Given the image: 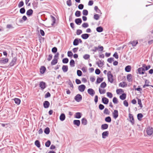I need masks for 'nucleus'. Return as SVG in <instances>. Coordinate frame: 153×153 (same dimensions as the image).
Here are the masks:
<instances>
[{
    "label": "nucleus",
    "instance_id": "f257e3e1",
    "mask_svg": "<svg viewBox=\"0 0 153 153\" xmlns=\"http://www.w3.org/2000/svg\"><path fill=\"white\" fill-rule=\"evenodd\" d=\"M107 76L108 80L111 83H112L113 82L114 79H113V75L111 74V71H109L107 73Z\"/></svg>",
    "mask_w": 153,
    "mask_h": 153
},
{
    "label": "nucleus",
    "instance_id": "f03ea898",
    "mask_svg": "<svg viewBox=\"0 0 153 153\" xmlns=\"http://www.w3.org/2000/svg\"><path fill=\"white\" fill-rule=\"evenodd\" d=\"M153 132V128L152 127H148L146 129V132L148 135H151Z\"/></svg>",
    "mask_w": 153,
    "mask_h": 153
},
{
    "label": "nucleus",
    "instance_id": "7ed1b4c3",
    "mask_svg": "<svg viewBox=\"0 0 153 153\" xmlns=\"http://www.w3.org/2000/svg\"><path fill=\"white\" fill-rule=\"evenodd\" d=\"M17 59L16 57H14L10 63V67H12L14 65H15L16 64Z\"/></svg>",
    "mask_w": 153,
    "mask_h": 153
},
{
    "label": "nucleus",
    "instance_id": "20e7f679",
    "mask_svg": "<svg viewBox=\"0 0 153 153\" xmlns=\"http://www.w3.org/2000/svg\"><path fill=\"white\" fill-rule=\"evenodd\" d=\"M74 99L77 102H79L82 100V97L80 94H77L75 97Z\"/></svg>",
    "mask_w": 153,
    "mask_h": 153
},
{
    "label": "nucleus",
    "instance_id": "39448f33",
    "mask_svg": "<svg viewBox=\"0 0 153 153\" xmlns=\"http://www.w3.org/2000/svg\"><path fill=\"white\" fill-rule=\"evenodd\" d=\"M112 115L114 119H116L118 116V111L117 110H114L112 113Z\"/></svg>",
    "mask_w": 153,
    "mask_h": 153
},
{
    "label": "nucleus",
    "instance_id": "423d86ee",
    "mask_svg": "<svg viewBox=\"0 0 153 153\" xmlns=\"http://www.w3.org/2000/svg\"><path fill=\"white\" fill-rule=\"evenodd\" d=\"M85 88V86L84 85H81L78 86V88L79 90L81 92L84 91Z\"/></svg>",
    "mask_w": 153,
    "mask_h": 153
},
{
    "label": "nucleus",
    "instance_id": "0eeeda50",
    "mask_svg": "<svg viewBox=\"0 0 153 153\" xmlns=\"http://www.w3.org/2000/svg\"><path fill=\"white\" fill-rule=\"evenodd\" d=\"M87 91L88 94L92 96H93L95 94L94 91L92 88H89Z\"/></svg>",
    "mask_w": 153,
    "mask_h": 153
},
{
    "label": "nucleus",
    "instance_id": "6e6552de",
    "mask_svg": "<svg viewBox=\"0 0 153 153\" xmlns=\"http://www.w3.org/2000/svg\"><path fill=\"white\" fill-rule=\"evenodd\" d=\"M39 85V87L42 90L44 89L46 87V83L43 81L40 82Z\"/></svg>",
    "mask_w": 153,
    "mask_h": 153
},
{
    "label": "nucleus",
    "instance_id": "1a4fd4ad",
    "mask_svg": "<svg viewBox=\"0 0 153 153\" xmlns=\"http://www.w3.org/2000/svg\"><path fill=\"white\" fill-rule=\"evenodd\" d=\"M138 71L140 74H144L145 70L143 68H140L138 69Z\"/></svg>",
    "mask_w": 153,
    "mask_h": 153
},
{
    "label": "nucleus",
    "instance_id": "9d476101",
    "mask_svg": "<svg viewBox=\"0 0 153 153\" xmlns=\"http://www.w3.org/2000/svg\"><path fill=\"white\" fill-rule=\"evenodd\" d=\"M129 117L130 120V122H131L132 124L133 125L134 124V121L133 115L132 114H129Z\"/></svg>",
    "mask_w": 153,
    "mask_h": 153
},
{
    "label": "nucleus",
    "instance_id": "9b49d317",
    "mask_svg": "<svg viewBox=\"0 0 153 153\" xmlns=\"http://www.w3.org/2000/svg\"><path fill=\"white\" fill-rule=\"evenodd\" d=\"M50 105L49 102L47 101H45L43 103V106L45 108H48Z\"/></svg>",
    "mask_w": 153,
    "mask_h": 153
},
{
    "label": "nucleus",
    "instance_id": "f8f14e48",
    "mask_svg": "<svg viewBox=\"0 0 153 153\" xmlns=\"http://www.w3.org/2000/svg\"><path fill=\"white\" fill-rule=\"evenodd\" d=\"M33 13V10L31 9H30L27 11L26 14L27 16H30L32 15Z\"/></svg>",
    "mask_w": 153,
    "mask_h": 153
},
{
    "label": "nucleus",
    "instance_id": "ddd939ff",
    "mask_svg": "<svg viewBox=\"0 0 153 153\" xmlns=\"http://www.w3.org/2000/svg\"><path fill=\"white\" fill-rule=\"evenodd\" d=\"M102 101L103 103L105 104H107L109 101L108 99L105 97L102 98Z\"/></svg>",
    "mask_w": 153,
    "mask_h": 153
},
{
    "label": "nucleus",
    "instance_id": "4468645a",
    "mask_svg": "<svg viewBox=\"0 0 153 153\" xmlns=\"http://www.w3.org/2000/svg\"><path fill=\"white\" fill-rule=\"evenodd\" d=\"M109 134V132L108 131H104L102 133V137L105 138L106 136H108Z\"/></svg>",
    "mask_w": 153,
    "mask_h": 153
},
{
    "label": "nucleus",
    "instance_id": "2eb2a0df",
    "mask_svg": "<svg viewBox=\"0 0 153 153\" xmlns=\"http://www.w3.org/2000/svg\"><path fill=\"white\" fill-rule=\"evenodd\" d=\"M127 79L128 82L132 81V79L131 74H128L127 76Z\"/></svg>",
    "mask_w": 153,
    "mask_h": 153
},
{
    "label": "nucleus",
    "instance_id": "dca6fc26",
    "mask_svg": "<svg viewBox=\"0 0 153 153\" xmlns=\"http://www.w3.org/2000/svg\"><path fill=\"white\" fill-rule=\"evenodd\" d=\"M62 69L64 72H66L68 71V66L63 65L62 67Z\"/></svg>",
    "mask_w": 153,
    "mask_h": 153
},
{
    "label": "nucleus",
    "instance_id": "f3484780",
    "mask_svg": "<svg viewBox=\"0 0 153 153\" xmlns=\"http://www.w3.org/2000/svg\"><path fill=\"white\" fill-rule=\"evenodd\" d=\"M73 123L74 125H76L77 126H79L80 125V121L79 120H75L73 121Z\"/></svg>",
    "mask_w": 153,
    "mask_h": 153
},
{
    "label": "nucleus",
    "instance_id": "a211bd4d",
    "mask_svg": "<svg viewBox=\"0 0 153 153\" xmlns=\"http://www.w3.org/2000/svg\"><path fill=\"white\" fill-rule=\"evenodd\" d=\"M89 37V35L88 34L85 33L82 35L81 37L84 39H87Z\"/></svg>",
    "mask_w": 153,
    "mask_h": 153
},
{
    "label": "nucleus",
    "instance_id": "6ab92c4d",
    "mask_svg": "<svg viewBox=\"0 0 153 153\" xmlns=\"http://www.w3.org/2000/svg\"><path fill=\"white\" fill-rule=\"evenodd\" d=\"M98 61L96 62V64L99 67H102L103 65V64L100 60L99 59Z\"/></svg>",
    "mask_w": 153,
    "mask_h": 153
},
{
    "label": "nucleus",
    "instance_id": "aec40b11",
    "mask_svg": "<svg viewBox=\"0 0 153 153\" xmlns=\"http://www.w3.org/2000/svg\"><path fill=\"white\" fill-rule=\"evenodd\" d=\"M38 4V2H37L36 1H33V2L32 3V4L33 5V8L34 9H35L37 7Z\"/></svg>",
    "mask_w": 153,
    "mask_h": 153
},
{
    "label": "nucleus",
    "instance_id": "412c9836",
    "mask_svg": "<svg viewBox=\"0 0 153 153\" xmlns=\"http://www.w3.org/2000/svg\"><path fill=\"white\" fill-rule=\"evenodd\" d=\"M46 69V68L45 67L43 66H42L41 67L40 70V73L42 74H43L45 73Z\"/></svg>",
    "mask_w": 153,
    "mask_h": 153
},
{
    "label": "nucleus",
    "instance_id": "4be33fe9",
    "mask_svg": "<svg viewBox=\"0 0 153 153\" xmlns=\"http://www.w3.org/2000/svg\"><path fill=\"white\" fill-rule=\"evenodd\" d=\"M138 42L137 40H134L133 41H131L129 42V43L132 45L133 46H135L138 44Z\"/></svg>",
    "mask_w": 153,
    "mask_h": 153
},
{
    "label": "nucleus",
    "instance_id": "5701e85b",
    "mask_svg": "<svg viewBox=\"0 0 153 153\" xmlns=\"http://www.w3.org/2000/svg\"><path fill=\"white\" fill-rule=\"evenodd\" d=\"M8 59L6 58L4 59L0 60V63L2 64H5L7 63L8 61Z\"/></svg>",
    "mask_w": 153,
    "mask_h": 153
},
{
    "label": "nucleus",
    "instance_id": "b1692460",
    "mask_svg": "<svg viewBox=\"0 0 153 153\" xmlns=\"http://www.w3.org/2000/svg\"><path fill=\"white\" fill-rule=\"evenodd\" d=\"M108 125L107 124H102L101 126V128L102 130L106 129L108 128Z\"/></svg>",
    "mask_w": 153,
    "mask_h": 153
},
{
    "label": "nucleus",
    "instance_id": "393cba45",
    "mask_svg": "<svg viewBox=\"0 0 153 153\" xmlns=\"http://www.w3.org/2000/svg\"><path fill=\"white\" fill-rule=\"evenodd\" d=\"M65 118V115L64 114H62L60 116L59 119L62 121H64Z\"/></svg>",
    "mask_w": 153,
    "mask_h": 153
},
{
    "label": "nucleus",
    "instance_id": "a878e982",
    "mask_svg": "<svg viewBox=\"0 0 153 153\" xmlns=\"http://www.w3.org/2000/svg\"><path fill=\"white\" fill-rule=\"evenodd\" d=\"M15 103L18 105L20 104L21 100L20 99L17 98H15L13 99Z\"/></svg>",
    "mask_w": 153,
    "mask_h": 153
},
{
    "label": "nucleus",
    "instance_id": "bb28decb",
    "mask_svg": "<svg viewBox=\"0 0 153 153\" xmlns=\"http://www.w3.org/2000/svg\"><path fill=\"white\" fill-rule=\"evenodd\" d=\"M120 98L122 100H124L126 98V94L125 93L122 94L120 96Z\"/></svg>",
    "mask_w": 153,
    "mask_h": 153
},
{
    "label": "nucleus",
    "instance_id": "cd10ccee",
    "mask_svg": "<svg viewBox=\"0 0 153 153\" xmlns=\"http://www.w3.org/2000/svg\"><path fill=\"white\" fill-rule=\"evenodd\" d=\"M131 69V67L130 65L126 66L125 68V70L127 72H129Z\"/></svg>",
    "mask_w": 153,
    "mask_h": 153
},
{
    "label": "nucleus",
    "instance_id": "c85d7f7f",
    "mask_svg": "<svg viewBox=\"0 0 153 153\" xmlns=\"http://www.w3.org/2000/svg\"><path fill=\"white\" fill-rule=\"evenodd\" d=\"M81 114L80 112H77L76 113L75 115V117L78 118L79 119L81 118Z\"/></svg>",
    "mask_w": 153,
    "mask_h": 153
},
{
    "label": "nucleus",
    "instance_id": "c756f323",
    "mask_svg": "<svg viewBox=\"0 0 153 153\" xmlns=\"http://www.w3.org/2000/svg\"><path fill=\"white\" fill-rule=\"evenodd\" d=\"M103 80V78H100L98 77L97 78L96 83H99L102 82Z\"/></svg>",
    "mask_w": 153,
    "mask_h": 153
},
{
    "label": "nucleus",
    "instance_id": "7c9ffc66",
    "mask_svg": "<svg viewBox=\"0 0 153 153\" xmlns=\"http://www.w3.org/2000/svg\"><path fill=\"white\" fill-rule=\"evenodd\" d=\"M82 123L84 125H86L87 124V121L86 119L85 118H83L81 120Z\"/></svg>",
    "mask_w": 153,
    "mask_h": 153
},
{
    "label": "nucleus",
    "instance_id": "2f4dec72",
    "mask_svg": "<svg viewBox=\"0 0 153 153\" xmlns=\"http://www.w3.org/2000/svg\"><path fill=\"white\" fill-rule=\"evenodd\" d=\"M94 9L97 13H100L101 14H102L100 10L98 8V7L97 6H95L94 7Z\"/></svg>",
    "mask_w": 153,
    "mask_h": 153
},
{
    "label": "nucleus",
    "instance_id": "473e14b6",
    "mask_svg": "<svg viewBox=\"0 0 153 153\" xmlns=\"http://www.w3.org/2000/svg\"><path fill=\"white\" fill-rule=\"evenodd\" d=\"M81 12L80 11L77 10L75 13V16L77 17H79L81 16Z\"/></svg>",
    "mask_w": 153,
    "mask_h": 153
},
{
    "label": "nucleus",
    "instance_id": "72a5a7b5",
    "mask_svg": "<svg viewBox=\"0 0 153 153\" xmlns=\"http://www.w3.org/2000/svg\"><path fill=\"white\" fill-rule=\"evenodd\" d=\"M127 84H126L125 82H120L119 84V86L122 87L124 88L126 87L127 86Z\"/></svg>",
    "mask_w": 153,
    "mask_h": 153
},
{
    "label": "nucleus",
    "instance_id": "f704fd0d",
    "mask_svg": "<svg viewBox=\"0 0 153 153\" xmlns=\"http://www.w3.org/2000/svg\"><path fill=\"white\" fill-rule=\"evenodd\" d=\"M96 30L98 32H101L103 31V28L101 26L99 27L96 28Z\"/></svg>",
    "mask_w": 153,
    "mask_h": 153
},
{
    "label": "nucleus",
    "instance_id": "c9c22d12",
    "mask_svg": "<svg viewBox=\"0 0 153 153\" xmlns=\"http://www.w3.org/2000/svg\"><path fill=\"white\" fill-rule=\"evenodd\" d=\"M143 115L141 113H139L137 115V117L139 120L140 121L142 118L143 117Z\"/></svg>",
    "mask_w": 153,
    "mask_h": 153
},
{
    "label": "nucleus",
    "instance_id": "e433bc0d",
    "mask_svg": "<svg viewBox=\"0 0 153 153\" xmlns=\"http://www.w3.org/2000/svg\"><path fill=\"white\" fill-rule=\"evenodd\" d=\"M70 65L71 67H74L75 66V62L74 60L72 59L70 60Z\"/></svg>",
    "mask_w": 153,
    "mask_h": 153
},
{
    "label": "nucleus",
    "instance_id": "4c0bfd02",
    "mask_svg": "<svg viewBox=\"0 0 153 153\" xmlns=\"http://www.w3.org/2000/svg\"><path fill=\"white\" fill-rule=\"evenodd\" d=\"M58 60L56 59H53L52 61L51 62V65H55L57 63Z\"/></svg>",
    "mask_w": 153,
    "mask_h": 153
},
{
    "label": "nucleus",
    "instance_id": "58836bf2",
    "mask_svg": "<svg viewBox=\"0 0 153 153\" xmlns=\"http://www.w3.org/2000/svg\"><path fill=\"white\" fill-rule=\"evenodd\" d=\"M105 120L106 122L108 123L111 122V117L109 116L106 117Z\"/></svg>",
    "mask_w": 153,
    "mask_h": 153
},
{
    "label": "nucleus",
    "instance_id": "ea45409f",
    "mask_svg": "<svg viewBox=\"0 0 153 153\" xmlns=\"http://www.w3.org/2000/svg\"><path fill=\"white\" fill-rule=\"evenodd\" d=\"M79 43V41L77 39H75L73 42V45H74L76 46L78 45Z\"/></svg>",
    "mask_w": 153,
    "mask_h": 153
},
{
    "label": "nucleus",
    "instance_id": "a19ab883",
    "mask_svg": "<svg viewBox=\"0 0 153 153\" xmlns=\"http://www.w3.org/2000/svg\"><path fill=\"white\" fill-rule=\"evenodd\" d=\"M50 132V129L48 127L46 128L44 130V132L46 134H48Z\"/></svg>",
    "mask_w": 153,
    "mask_h": 153
},
{
    "label": "nucleus",
    "instance_id": "79ce46f5",
    "mask_svg": "<svg viewBox=\"0 0 153 153\" xmlns=\"http://www.w3.org/2000/svg\"><path fill=\"white\" fill-rule=\"evenodd\" d=\"M82 14L83 15L86 16L88 14V11L87 10L84 9L82 11Z\"/></svg>",
    "mask_w": 153,
    "mask_h": 153
},
{
    "label": "nucleus",
    "instance_id": "37998d69",
    "mask_svg": "<svg viewBox=\"0 0 153 153\" xmlns=\"http://www.w3.org/2000/svg\"><path fill=\"white\" fill-rule=\"evenodd\" d=\"M97 23L98 25H103L104 23V20H100V21H98L97 22Z\"/></svg>",
    "mask_w": 153,
    "mask_h": 153
},
{
    "label": "nucleus",
    "instance_id": "c03bdc74",
    "mask_svg": "<svg viewBox=\"0 0 153 153\" xmlns=\"http://www.w3.org/2000/svg\"><path fill=\"white\" fill-rule=\"evenodd\" d=\"M24 5V3L23 1H21L19 2L18 4V7L19 8H20L22 7Z\"/></svg>",
    "mask_w": 153,
    "mask_h": 153
},
{
    "label": "nucleus",
    "instance_id": "a18cd8bd",
    "mask_svg": "<svg viewBox=\"0 0 153 153\" xmlns=\"http://www.w3.org/2000/svg\"><path fill=\"white\" fill-rule=\"evenodd\" d=\"M26 20H18V21H16L17 24L19 25H20V24L22 23L23 22Z\"/></svg>",
    "mask_w": 153,
    "mask_h": 153
},
{
    "label": "nucleus",
    "instance_id": "49530a36",
    "mask_svg": "<svg viewBox=\"0 0 153 153\" xmlns=\"http://www.w3.org/2000/svg\"><path fill=\"white\" fill-rule=\"evenodd\" d=\"M35 144L39 148L40 147V142L39 140H36L35 142Z\"/></svg>",
    "mask_w": 153,
    "mask_h": 153
},
{
    "label": "nucleus",
    "instance_id": "de8ad7c7",
    "mask_svg": "<svg viewBox=\"0 0 153 153\" xmlns=\"http://www.w3.org/2000/svg\"><path fill=\"white\" fill-rule=\"evenodd\" d=\"M56 20H53L52 23H51V25L53 26H55L57 25L58 22H56Z\"/></svg>",
    "mask_w": 153,
    "mask_h": 153
},
{
    "label": "nucleus",
    "instance_id": "09e8293b",
    "mask_svg": "<svg viewBox=\"0 0 153 153\" xmlns=\"http://www.w3.org/2000/svg\"><path fill=\"white\" fill-rule=\"evenodd\" d=\"M25 12V10L24 7H22L20 9V13L21 14H24Z\"/></svg>",
    "mask_w": 153,
    "mask_h": 153
},
{
    "label": "nucleus",
    "instance_id": "8fccbe9b",
    "mask_svg": "<svg viewBox=\"0 0 153 153\" xmlns=\"http://www.w3.org/2000/svg\"><path fill=\"white\" fill-rule=\"evenodd\" d=\"M116 92L117 94H120L121 93H123V90L121 89H117L116 90Z\"/></svg>",
    "mask_w": 153,
    "mask_h": 153
},
{
    "label": "nucleus",
    "instance_id": "3c124183",
    "mask_svg": "<svg viewBox=\"0 0 153 153\" xmlns=\"http://www.w3.org/2000/svg\"><path fill=\"white\" fill-rule=\"evenodd\" d=\"M137 101H138V104H139V105L140 106V108H142L143 107V106L142 104L141 100H140V99H138Z\"/></svg>",
    "mask_w": 153,
    "mask_h": 153
},
{
    "label": "nucleus",
    "instance_id": "603ef678",
    "mask_svg": "<svg viewBox=\"0 0 153 153\" xmlns=\"http://www.w3.org/2000/svg\"><path fill=\"white\" fill-rule=\"evenodd\" d=\"M106 86V84L105 82L102 83L100 85V87L101 88H105Z\"/></svg>",
    "mask_w": 153,
    "mask_h": 153
},
{
    "label": "nucleus",
    "instance_id": "864d4df0",
    "mask_svg": "<svg viewBox=\"0 0 153 153\" xmlns=\"http://www.w3.org/2000/svg\"><path fill=\"white\" fill-rule=\"evenodd\" d=\"M99 91L100 94H104L105 93L106 91L105 89H100L99 88Z\"/></svg>",
    "mask_w": 153,
    "mask_h": 153
},
{
    "label": "nucleus",
    "instance_id": "5fc2aeb1",
    "mask_svg": "<svg viewBox=\"0 0 153 153\" xmlns=\"http://www.w3.org/2000/svg\"><path fill=\"white\" fill-rule=\"evenodd\" d=\"M51 144V141L50 140H48L45 143V146L47 147H49Z\"/></svg>",
    "mask_w": 153,
    "mask_h": 153
},
{
    "label": "nucleus",
    "instance_id": "6e6d98bb",
    "mask_svg": "<svg viewBox=\"0 0 153 153\" xmlns=\"http://www.w3.org/2000/svg\"><path fill=\"white\" fill-rule=\"evenodd\" d=\"M67 5L69 7L71 6L72 5V2L71 0H68L66 1Z\"/></svg>",
    "mask_w": 153,
    "mask_h": 153
},
{
    "label": "nucleus",
    "instance_id": "4d7b16f0",
    "mask_svg": "<svg viewBox=\"0 0 153 153\" xmlns=\"http://www.w3.org/2000/svg\"><path fill=\"white\" fill-rule=\"evenodd\" d=\"M107 97L110 98H112L113 97V95L111 92H107Z\"/></svg>",
    "mask_w": 153,
    "mask_h": 153
},
{
    "label": "nucleus",
    "instance_id": "13d9d810",
    "mask_svg": "<svg viewBox=\"0 0 153 153\" xmlns=\"http://www.w3.org/2000/svg\"><path fill=\"white\" fill-rule=\"evenodd\" d=\"M76 23L78 25H80L82 22V20H75Z\"/></svg>",
    "mask_w": 153,
    "mask_h": 153
},
{
    "label": "nucleus",
    "instance_id": "bf43d9fd",
    "mask_svg": "<svg viewBox=\"0 0 153 153\" xmlns=\"http://www.w3.org/2000/svg\"><path fill=\"white\" fill-rule=\"evenodd\" d=\"M100 18V16L99 14H95L94 15V19H99Z\"/></svg>",
    "mask_w": 153,
    "mask_h": 153
},
{
    "label": "nucleus",
    "instance_id": "052dcab7",
    "mask_svg": "<svg viewBox=\"0 0 153 153\" xmlns=\"http://www.w3.org/2000/svg\"><path fill=\"white\" fill-rule=\"evenodd\" d=\"M83 57L85 59H88L90 58V55L88 54H86L83 56Z\"/></svg>",
    "mask_w": 153,
    "mask_h": 153
},
{
    "label": "nucleus",
    "instance_id": "680f3d73",
    "mask_svg": "<svg viewBox=\"0 0 153 153\" xmlns=\"http://www.w3.org/2000/svg\"><path fill=\"white\" fill-rule=\"evenodd\" d=\"M84 7V5L82 4H80L79 5L78 8L79 10H82Z\"/></svg>",
    "mask_w": 153,
    "mask_h": 153
},
{
    "label": "nucleus",
    "instance_id": "e2e57ef3",
    "mask_svg": "<svg viewBox=\"0 0 153 153\" xmlns=\"http://www.w3.org/2000/svg\"><path fill=\"white\" fill-rule=\"evenodd\" d=\"M77 75L78 76H81L82 74V72L80 70H77Z\"/></svg>",
    "mask_w": 153,
    "mask_h": 153
},
{
    "label": "nucleus",
    "instance_id": "0e129e2a",
    "mask_svg": "<svg viewBox=\"0 0 153 153\" xmlns=\"http://www.w3.org/2000/svg\"><path fill=\"white\" fill-rule=\"evenodd\" d=\"M68 62V59L67 58L63 59H62V62L64 63H67Z\"/></svg>",
    "mask_w": 153,
    "mask_h": 153
},
{
    "label": "nucleus",
    "instance_id": "69168bd1",
    "mask_svg": "<svg viewBox=\"0 0 153 153\" xmlns=\"http://www.w3.org/2000/svg\"><path fill=\"white\" fill-rule=\"evenodd\" d=\"M113 102L114 104H117L118 103L117 99V98L114 97L113 99Z\"/></svg>",
    "mask_w": 153,
    "mask_h": 153
},
{
    "label": "nucleus",
    "instance_id": "338daca9",
    "mask_svg": "<svg viewBox=\"0 0 153 153\" xmlns=\"http://www.w3.org/2000/svg\"><path fill=\"white\" fill-rule=\"evenodd\" d=\"M98 50L100 51H102L103 50V47L102 46L99 45L98 47Z\"/></svg>",
    "mask_w": 153,
    "mask_h": 153
},
{
    "label": "nucleus",
    "instance_id": "774afa93",
    "mask_svg": "<svg viewBox=\"0 0 153 153\" xmlns=\"http://www.w3.org/2000/svg\"><path fill=\"white\" fill-rule=\"evenodd\" d=\"M57 48L56 47H54L52 48V51L53 53H55L57 51Z\"/></svg>",
    "mask_w": 153,
    "mask_h": 153
}]
</instances>
